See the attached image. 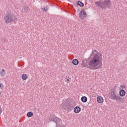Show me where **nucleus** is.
<instances>
[{
	"instance_id": "nucleus-24",
	"label": "nucleus",
	"mask_w": 127,
	"mask_h": 127,
	"mask_svg": "<svg viewBox=\"0 0 127 127\" xmlns=\"http://www.w3.org/2000/svg\"><path fill=\"white\" fill-rule=\"evenodd\" d=\"M66 80H67V81L68 82H69V81H70V80H69V79H67Z\"/></svg>"
},
{
	"instance_id": "nucleus-2",
	"label": "nucleus",
	"mask_w": 127,
	"mask_h": 127,
	"mask_svg": "<svg viewBox=\"0 0 127 127\" xmlns=\"http://www.w3.org/2000/svg\"><path fill=\"white\" fill-rule=\"evenodd\" d=\"M110 98L113 101H116V102H122L124 100V98L121 97L119 95L118 92L112 91L110 93Z\"/></svg>"
},
{
	"instance_id": "nucleus-23",
	"label": "nucleus",
	"mask_w": 127,
	"mask_h": 127,
	"mask_svg": "<svg viewBox=\"0 0 127 127\" xmlns=\"http://www.w3.org/2000/svg\"><path fill=\"white\" fill-rule=\"evenodd\" d=\"M0 88H1V83H0Z\"/></svg>"
},
{
	"instance_id": "nucleus-19",
	"label": "nucleus",
	"mask_w": 127,
	"mask_h": 127,
	"mask_svg": "<svg viewBox=\"0 0 127 127\" xmlns=\"http://www.w3.org/2000/svg\"><path fill=\"white\" fill-rule=\"evenodd\" d=\"M0 76H4L5 75V71L4 69H2V71L0 72Z\"/></svg>"
},
{
	"instance_id": "nucleus-11",
	"label": "nucleus",
	"mask_w": 127,
	"mask_h": 127,
	"mask_svg": "<svg viewBox=\"0 0 127 127\" xmlns=\"http://www.w3.org/2000/svg\"><path fill=\"white\" fill-rule=\"evenodd\" d=\"M81 112V108L79 106H76L74 108V112L75 114H79Z\"/></svg>"
},
{
	"instance_id": "nucleus-17",
	"label": "nucleus",
	"mask_w": 127,
	"mask_h": 127,
	"mask_svg": "<svg viewBox=\"0 0 127 127\" xmlns=\"http://www.w3.org/2000/svg\"><path fill=\"white\" fill-rule=\"evenodd\" d=\"M33 116V113L31 112H28L27 114V117L28 118H31Z\"/></svg>"
},
{
	"instance_id": "nucleus-18",
	"label": "nucleus",
	"mask_w": 127,
	"mask_h": 127,
	"mask_svg": "<svg viewBox=\"0 0 127 127\" xmlns=\"http://www.w3.org/2000/svg\"><path fill=\"white\" fill-rule=\"evenodd\" d=\"M76 3H77L78 5H79V6H81V7L84 6V3L81 1H77Z\"/></svg>"
},
{
	"instance_id": "nucleus-15",
	"label": "nucleus",
	"mask_w": 127,
	"mask_h": 127,
	"mask_svg": "<svg viewBox=\"0 0 127 127\" xmlns=\"http://www.w3.org/2000/svg\"><path fill=\"white\" fill-rule=\"evenodd\" d=\"M72 63L73 65H75V66H76L79 64V61L77 59H74L73 60Z\"/></svg>"
},
{
	"instance_id": "nucleus-7",
	"label": "nucleus",
	"mask_w": 127,
	"mask_h": 127,
	"mask_svg": "<svg viewBox=\"0 0 127 127\" xmlns=\"http://www.w3.org/2000/svg\"><path fill=\"white\" fill-rule=\"evenodd\" d=\"M57 119L58 118L55 115H51L49 117L50 122H54V123H55Z\"/></svg>"
},
{
	"instance_id": "nucleus-3",
	"label": "nucleus",
	"mask_w": 127,
	"mask_h": 127,
	"mask_svg": "<svg viewBox=\"0 0 127 127\" xmlns=\"http://www.w3.org/2000/svg\"><path fill=\"white\" fill-rule=\"evenodd\" d=\"M4 20L6 23H11L17 21V18L13 14H7L4 17Z\"/></svg>"
},
{
	"instance_id": "nucleus-6",
	"label": "nucleus",
	"mask_w": 127,
	"mask_h": 127,
	"mask_svg": "<svg viewBox=\"0 0 127 127\" xmlns=\"http://www.w3.org/2000/svg\"><path fill=\"white\" fill-rule=\"evenodd\" d=\"M55 123L56 124V127H62V120L60 118H57Z\"/></svg>"
},
{
	"instance_id": "nucleus-22",
	"label": "nucleus",
	"mask_w": 127,
	"mask_h": 127,
	"mask_svg": "<svg viewBox=\"0 0 127 127\" xmlns=\"http://www.w3.org/2000/svg\"><path fill=\"white\" fill-rule=\"evenodd\" d=\"M122 89H125L126 88V86L125 85L122 86Z\"/></svg>"
},
{
	"instance_id": "nucleus-5",
	"label": "nucleus",
	"mask_w": 127,
	"mask_h": 127,
	"mask_svg": "<svg viewBox=\"0 0 127 127\" xmlns=\"http://www.w3.org/2000/svg\"><path fill=\"white\" fill-rule=\"evenodd\" d=\"M79 16L81 19H85V18L87 17V13L85 10L83 9L79 12Z\"/></svg>"
},
{
	"instance_id": "nucleus-9",
	"label": "nucleus",
	"mask_w": 127,
	"mask_h": 127,
	"mask_svg": "<svg viewBox=\"0 0 127 127\" xmlns=\"http://www.w3.org/2000/svg\"><path fill=\"white\" fill-rule=\"evenodd\" d=\"M97 102L99 104L104 103V98L102 96H98L97 98Z\"/></svg>"
},
{
	"instance_id": "nucleus-4",
	"label": "nucleus",
	"mask_w": 127,
	"mask_h": 127,
	"mask_svg": "<svg viewBox=\"0 0 127 127\" xmlns=\"http://www.w3.org/2000/svg\"><path fill=\"white\" fill-rule=\"evenodd\" d=\"M111 0H104L103 3V8H111Z\"/></svg>"
},
{
	"instance_id": "nucleus-8",
	"label": "nucleus",
	"mask_w": 127,
	"mask_h": 127,
	"mask_svg": "<svg viewBox=\"0 0 127 127\" xmlns=\"http://www.w3.org/2000/svg\"><path fill=\"white\" fill-rule=\"evenodd\" d=\"M73 108H74L73 103H69L67 105L66 108H65L64 110H68V111H71V110H73Z\"/></svg>"
},
{
	"instance_id": "nucleus-20",
	"label": "nucleus",
	"mask_w": 127,
	"mask_h": 127,
	"mask_svg": "<svg viewBox=\"0 0 127 127\" xmlns=\"http://www.w3.org/2000/svg\"><path fill=\"white\" fill-rule=\"evenodd\" d=\"M43 10H45V11H47V10H48V7H46V8L45 7L43 8Z\"/></svg>"
},
{
	"instance_id": "nucleus-14",
	"label": "nucleus",
	"mask_w": 127,
	"mask_h": 127,
	"mask_svg": "<svg viewBox=\"0 0 127 127\" xmlns=\"http://www.w3.org/2000/svg\"><path fill=\"white\" fill-rule=\"evenodd\" d=\"M28 7H27V6H25L23 7L22 12H23L24 13H25V12H28Z\"/></svg>"
},
{
	"instance_id": "nucleus-16",
	"label": "nucleus",
	"mask_w": 127,
	"mask_h": 127,
	"mask_svg": "<svg viewBox=\"0 0 127 127\" xmlns=\"http://www.w3.org/2000/svg\"><path fill=\"white\" fill-rule=\"evenodd\" d=\"M28 78L27 74H23L22 75V80H26Z\"/></svg>"
},
{
	"instance_id": "nucleus-10",
	"label": "nucleus",
	"mask_w": 127,
	"mask_h": 127,
	"mask_svg": "<svg viewBox=\"0 0 127 127\" xmlns=\"http://www.w3.org/2000/svg\"><path fill=\"white\" fill-rule=\"evenodd\" d=\"M95 4L98 6V7H101V8H104L103 6V3L101 1V0H99L97 2H95Z\"/></svg>"
},
{
	"instance_id": "nucleus-26",
	"label": "nucleus",
	"mask_w": 127,
	"mask_h": 127,
	"mask_svg": "<svg viewBox=\"0 0 127 127\" xmlns=\"http://www.w3.org/2000/svg\"><path fill=\"white\" fill-rule=\"evenodd\" d=\"M1 93L0 92V95Z\"/></svg>"
},
{
	"instance_id": "nucleus-21",
	"label": "nucleus",
	"mask_w": 127,
	"mask_h": 127,
	"mask_svg": "<svg viewBox=\"0 0 127 127\" xmlns=\"http://www.w3.org/2000/svg\"><path fill=\"white\" fill-rule=\"evenodd\" d=\"M2 113V111H1V107L0 106V114H1Z\"/></svg>"
},
{
	"instance_id": "nucleus-1",
	"label": "nucleus",
	"mask_w": 127,
	"mask_h": 127,
	"mask_svg": "<svg viewBox=\"0 0 127 127\" xmlns=\"http://www.w3.org/2000/svg\"><path fill=\"white\" fill-rule=\"evenodd\" d=\"M91 58L88 64L86 60L82 61V67H88L89 69L95 70L102 67V56L96 50H93L91 54Z\"/></svg>"
},
{
	"instance_id": "nucleus-25",
	"label": "nucleus",
	"mask_w": 127,
	"mask_h": 127,
	"mask_svg": "<svg viewBox=\"0 0 127 127\" xmlns=\"http://www.w3.org/2000/svg\"><path fill=\"white\" fill-rule=\"evenodd\" d=\"M4 42H5V40H4Z\"/></svg>"
},
{
	"instance_id": "nucleus-13",
	"label": "nucleus",
	"mask_w": 127,
	"mask_h": 127,
	"mask_svg": "<svg viewBox=\"0 0 127 127\" xmlns=\"http://www.w3.org/2000/svg\"><path fill=\"white\" fill-rule=\"evenodd\" d=\"M81 101L82 103H87V101H88V98L86 96H82L81 98Z\"/></svg>"
},
{
	"instance_id": "nucleus-12",
	"label": "nucleus",
	"mask_w": 127,
	"mask_h": 127,
	"mask_svg": "<svg viewBox=\"0 0 127 127\" xmlns=\"http://www.w3.org/2000/svg\"><path fill=\"white\" fill-rule=\"evenodd\" d=\"M119 95L120 97H125V96H126V91L124 89H122L119 92Z\"/></svg>"
}]
</instances>
